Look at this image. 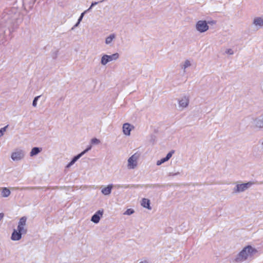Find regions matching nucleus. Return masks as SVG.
Returning <instances> with one entry per match:
<instances>
[{
	"label": "nucleus",
	"mask_w": 263,
	"mask_h": 263,
	"mask_svg": "<svg viewBox=\"0 0 263 263\" xmlns=\"http://www.w3.org/2000/svg\"><path fill=\"white\" fill-rule=\"evenodd\" d=\"M4 214L3 213H0V221L4 218Z\"/></svg>",
	"instance_id": "37"
},
{
	"label": "nucleus",
	"mask_w": 263,
	"mask_h": 263,
	"mask_svg": "<svg viewBox=\"0 0 263 263\" xmlns=\"http://www.w3.org/2000/svg\"><path fill=\"white\" fill-rule=\"evenodd\" d=\"M24 157V154L23 151L20 150L13 152L11 154V158L13 161H19Z\"/></svg>",
	"instance_id": "5"
},
{
	"label": "nucleus",
	"mask_w": 263,
	"mask_h": 263,
	"mask_svg": "<svg viewBox=\"0 0 263 263\" xmlns=\"http://www.w3.org/2000/svg\"><path fill=\"white\" fill-rule=\"evenodd\" d=\"M137 158L135 155L129 158L128 160V167L129 168L133 169L137 166Z\"/></svg>",
	"instance_id": "7"
},
{
	"label": "nucleus",
	"mask_w": 263,
	"mask_h": 263,
	"mask_svg": "<svg viewBox=\"0 0 263 263\" xmlns=\"http://www.w3.org/2000/svg\"><path fill=\"white\" fill-rule=\"evenodd\" d=\"M206 22L208 23V25L209 24L210 25H215L216 24V21H215V20L209 21H208Z\"/></svg>",
	"instance_id": "32"
},
{
	"label": "nucleus",
	"mask_w": 263,
	"mask_h": 263,
	"mask_svg": "<svg viewBox=\"0 0 263 263\" xmlns=\"http://www.w3.org/2000/svg\"><path fill=\"white\" fill-rule=\"evenodd\" d=\"M141 205L144 208L148 210H151L152 208L150 206V200L146 198H143L142 200Z\"/></svg>",
	"instance_id": "14"
},
{
	"label": "nucleus",
	"mask_w": 263,
	"mask_h": 263,
	"mask_svg": "<svg viewBox=\"0 0 263 263\" xmlns=\"http://www.w3.org/2000/svg\"><path fill=\"white\" fill-rule=\"evenodd\" d=\"M253 23L256 26L262 27H263V18L261 17H255Z\"/></svg>",
	"instance_id": "11"
},
{
	"label": "nucleus",
	"mask_w": 263,
	"mask_h": 263,
	"mask_svg": "<svg viewBox=\"0 0 263 263\" xmlns=\"http://www.w3.org/2000/svg\"><path fill=\"white\" fill-rule=\"evenodd\" d=\"M191 66V63L190 61L186 60L185 61L184 64L182 66V68L185 70L186 68Z\"/></svg>",
	"instance_id": "22"
},
{
	"label": "nucleus",
	"mask_w": 263,
	"mask_h": 263,
	"mask_svg": "<svg viewBox=\"0 0 263 263\" xmlns=\"http://www.w3.org/2000/svg\"><path fill=\"white\" fill-rule=\"evenodd\" d=\"M134 213V210L132 209H127L124 213V215H130Z\"/></svg>",
	"instance_id": "24"
},
{
	"label": "nucleus",
	"mask_w": 263,
	"mask_h": 263,
	"mask_svg": "<svg viewBox=\"0 0 263 263\" xmlns=\"http://www.w3.org/2000/svg\"><path fill=\"white\" fill-rule=\"evenodd\" d=\"M166 161H167V160H166V159L164 157V158H162L161 159H160L159 160H158L157 161L156 164H157V165H161V164H162L163 163H164V162H165Z\"/></svg>",
	"instance_id": "26"
},
{
	"label": "nucleus",
	"mask_w": 263,
	"mask_h": 263,
	"mask_svg": "<svg viewBox=\"0 0 263 263\" xmlns=\"http://www.w3.org/2000/svg\"><path fill=\"white\" fill-rule=\"evenodd\" d=\"M8 125L0 129V137L3 135L4 133L6 131V128L8 127Z\"/></svg>",
	"instance_id": "28"
},
{
	"label": "nucleus",
	"mask_w": 263,
	"mask_h": 263,
	"mask_svg": "<svg viewBox=\"0 0 263 263\" xmlns=\"http://www.w3.org/2000/svg\"><path fill=\"white\" fill-rule=\"evenodd\" d=\"M80 23H78V22L74 25V27H77Z\"/></svg>",
	"instance_id": "40"
},
{
	"label": "nucleus",
	"mask_w": 263,
	"mask_h": 263,
	"mask_svg": "<svg viewBox=\"0 0 263 263\" xmlns=\"http://www.w3.org/2000/svg\"><path fill=\"white\" fill-rule=\"evenodd\" d=\"M91 148V146L89 145L85 150L81 152V153L84 155L85 153H86L88 151L90 150Z\"/></svg>",
	"instance_id": "31"
},
{
	"label": "nucleus",
	"mask_w": 263,
	"mask_h": 263,
	"mask_svg": "<svg viewBox=\"0 0 263 263\" xmlns=\"http://www.w3.org/2000/svg\"><path fill=\"white\" fill-rule=\"evenodd\" d=\"M17 230L22 235L26 234L27 232V229L25 227H17Z\"/></svg>",
	"instance_id": "21"
},
{
	"label": "nucleus",
	"mask_w": 263,
	"mask_h": 263,
	"mask_svg": "<svg viewBox=\"0 0 263 263\" xmlns=\"http://www.w3.org/2000/svg\"><path fill=\"white\" fill-rule=\"evenodd\" d=\"M42 151L41 148H39L37 147H34L32 148L31 151L30 153V156L32 157L33 156L36 155Z\"/></svg>",
	"instance_id": "15"
},
{
	"label": "nucleus",
	"mask_w": 263,
	"mask_h": 263,
	"mask_svg": "<svg viewBox=\"0 0 263 263\" xmlns=\"http://www.w3.org/2000/svg\"><path fill=\"white\" fill-rule=\"evenodd\" d=\"M103 213V210H99L96 212L91 217V221L95 223H99L101 216H102Z\"/></svg>",
	"instance_id": "6"
},
{
	"label": "nucleus",
	"mask_w": 263,
	"mask_h": 263,
	"mask_svg": "<svg viewBox=\"0 0 263 263\" xmlns=\"http://www.w3.org/2000/svg\"><path fill=\"white\" fill-rule=\"evenodd\" d=\"M106 57H107V54H104L102 57L101 63L103 65H105L107 64L108 62H109L108 59L106 58Z\"/></svg>",
	"instance_id": "20"
},
{
	"label": "nucleus",
	"mask_w": 263,
	"mask_h": 263,
	"mask_svg": "<svg viewBox=\"0 0 263 263\" xmlns=\"http://www.w3.org/2000/svg\"><path fill=\"white\" fill-rule=\"evenodd\" d=\"M22 234L17 230L14 229L11 234V239L13 241H17L22 238Z\"/></svg>",
	"instance_id": "9"
},
{
	"label": "nucleus",
	"mask_w": 263,
	"mask_h": 263,
	"mask_svg": "<svg viewBox=\"0 0 263 263\" xmlns=\"http://www.w3.org/2000/svg\"><path fill=\"white\" fill-rule=\"evenodd\" d=\"M155 138H156L155 136H154V135L152 136L151 141H152L153 144H154L155 142Z\"/></svg>",
	"instance_id": "35"
},
{
	"label": "nucleus",
	"mask_w": 263,
	"mask_h": 263,
	"mask_svg": "<svg viewBox=\"0 0 263 263\" xmlns=\"http://www.w3.org/2000/svg\"><path fill=\"white\" fill-rule=\"evenodd\" d=\"M253 184V182L252 181L248 182L247 183H244L241 184H237L235 187L233 189L234 193H239L243 192L250 188Z\"/></svg>",
	"instance_id": "2"
},
{
	"label": "nucleus",
	"mask_w": 263,
	"mask_h": 263,
	"mask_svg": "<svg viewBox=\"0 0 263 263\" xmlns=\"http://www.w3.org/2000/svg\"><path fill=\"white\" fill-rule=\"evenodd\" d=\"M10 191L7 187H3L1 195L3 197H8L10 195Z\"/></svg>",
	"instance_id": "16"
},
{
	"label": "nucleus",
	"mask_w": 263,
	"mask_h": 263,
	"mask_svg": "<svg viewBox=\"0 0 263 263\" xmlns=\"http://www.w3.org/2000/svg\"><path fill=\"white\" fill-rule=\"evenodd\" d=\"M112 188V184H110L107 185V187L103 188L101 190V192L104 195H108L110 194L111 189Z\"/></svg>",
	"instance_id": "12"
},
{
	"label": "nucleus",
	"mask_w": 263,
	"mask_h": 263,
	"mask_svg": "<svg viewBox=\"0 0 263 263\" xmlns=\"http://www.w3.org/2000/svg\"><path fill=\"white\" fill-rule=\"evenodd\" d=\"M105 0H102L100 2H92L91 3V5L90 6V7L87 10V11H90V10L92 8V7H93L94 6L97 5L99 3H102L103 2H104Z\"/></svg>",
	"instance_id": "25"
},
{
	"label": "nucleus",
	"mask_w": 263,
	"mask_h": 263,
	"mask_svg": "<svg viewBox=\"0 0 263 263\" xmlns=\"http://www.w3.org/2000/svg\"><path fill=\"white\" fill-rule=\"evenodd\" d=\"M119 54L118 53H115L110 55H107V57H106V58L108 59L109 62L113 60H116L119 58Z\"/></svg>",
	"instance_id": "19"
},
{
	"label": "nucleus",
	"mask_w": 263,
	"mask_h": 263,
	"mask_svg": "<svg viewBox=\"0 0 263 263\" xmlns=\"http://www.w3.org/2000/svg\"><path fill=\"white\" fill-rule=\"evenodd\" d=\"M40 97H41L40 96H38L35 97L34 98V99L33 100V102H32V106L33 107H35L36 106V105H37V101L39 100V99L40 98Z\"/></svg>",
	"instance_id": "23"
},
{
	"label": "nucleus",
	"mask_w": 263,
	"mask_h": 263,
	"mask_svg": "<svg viewBox=\"0 0 263 263\" xmlns=\"http://www.w3.org/2000/svg\"><path fill=\"white\" fill-rule=\"evenodd\" d=\"M83 156V154L81 153L75 156L71 160V161L66 165V168L70 167L71 165H72L79 158H80Z\"/></svg>",
	"instance_id": "13"
},
{
	"label": "nucleus",
	"mask_w": 263,
	"mask_h": 263,
	"mask_svg": "<svg viewBox=\"0 0 263 263\" xmlns=\"http://www.w3.org/2000/svg\"><path fill=\"white\" fill-rule=\"evenodd\" d=\"M15 30V28H10L9 29L10 34H11L13 32H14Z\"/></svg>",
	"instance_id": "36"
},
{
	"label": "nucleus",
	"mask_w": 263,
	"mask_h": 263,
	"mask_svg": "<svg viewBox=\"0 0 263 263\" xmlns=\"http://www.w3.org/2000/svg\"><path fill=\"white\" fill-rule=\"evenodd\" d=\"M139 263H148V262L146 261H143L140 262Z\"/></svg>",
	"instance_id": "41"
},
{
	"label": "nucleus",
	"mask_w": 263,
	"mask_h": 263,
	"mask_svg": "<svg viewBox=\"0 0 263 263\" xmlns=\"http://www.w3.org/2000/svg\"><path fill=\"white\" fill-rule=\"evenodd\" d=\"M255 127L258 129H261L263 128V113L261 114L259 117L256 118L254 120Z\"/></svg>",
	"instance_id": "4"
},
{
	"label": "nucleus",
	"mask_w": 263,
	"mask_h": 263,
	"mask_svg": "<svg viewBox=\"0 0 263 263\" xmlns=\"http://www.w3.org/2000/svg\"><path fill=\"white\" fill-rule=\"evenodd\" d=\"M1 32H2L4 34H5V32H6V29L5 27H2L1 28Z\"/></svg>",
	"instance_id": "34"
},
{
	"label": "nucleus",
	"mask_w": 263,
	"mask_h": 263,
	"mask_svg": "<svg viewBox=\"0 0 263 263\" xmlns=\"http://www.w3.org/2000/svg\"><path fill=\"white\" fill-rule=\"evenodd\" d=\"M27 218L25 216L20 219L17 227H25L26 224Z\"/></svg>",
	"instance_id": "18"
},
{
	"label": "nucleus",
	"mask_w": 263,
	"mask_h": 263,
	"mask_svg": "<svg viewBox=\"0 0 263 263\" xmlns=\"http://www.w3.org/2000/svg\"><path fill=\"white\" fill-rule=\"evenodd\" d=\"M226 53L229 54V55H232L234 54V51L232 49H227L226 51Z\"/></svg>",
	"instance_id": "30"
},
{
	"label": "nucleus",
	"mask_w": 263,
	"mask_h": 263,
	"mask_svg": "<svg viewBox=\"0 0 263 263\" xmlns=\"http://www.w3.org/2000/svg\"><path fill=\"white\" fill-rule=\"evenodd\" d=\"M87 11H88L86 10V11H85L84 12H82V13H81V15H80V16H81V17H83L84 14H85L86 12H87Z\"/></svg>",
	"instance_id": "38"
},
{
	"label": "nucleus",
	"mask_w": 263,
	"mask_h": 263,
	"mask_svg": "<svg viewBox=\"0 0 263 263\" xmlns=\"http://www.w3.org/2000/svg\"><path fill=\"white\" fill-rule=\"evenodd\" d=\"M116 35L114 33L110 34L108 36H107L105 39V43L106 44H110L112 41L115 39Z\"/></svg>",
	"instance_id": "17"
},
{
	"label": "nucleus",
	"mask_w": 263,
	"mask_h": 263,
	"mask_svg": "<svg viewBox=\"0 0 263 263\" xmlns=\"http://www.w3.org/2000/svg\"><path fill=\"white\" fill-rule=\"evenodd\" d=\"M82 18H83V17H81V16L79 17V19L78 20V23H80V22L82 21Z\"/></svg>",
	"instance_id": "39"
},
{
	"label": "nucleus",
	"mask_w": 263,
	"mask_h": 263,
	"mask_svg": "<svg viewBox=\"0 0 263 263\" xmlns=\"http://www.w3.org/2000/svg\"><path fill=\"white\" fill-rule=\"evenodd\" d=\"M209 28V27L206 21L200 20L196 24V29L200 33L206 31Z\"/></svg>",
	"instance_id": "3"
},
{
	"label": "nucleus",
	"mask_w": 263,
	"mask_h": 263,
	"mask_svg": "<svg viewBox=\"0 0 263 263\" xmlns=\"http://www.w3.org/2000/svg\"><path fill=\"white\" fill-rule=\"evenodd\" d=\"M132 127H134L133 126H132L130 124L127 123H124L123 125V133L126 136L130 135Z\"/></svg>",
	"instance_id": "10"
},
{
	"label": "nucleus",
	"mask_w": 263,
	"mask_h": 263,
	"mask_svg": "<svg viewBox=\"0 0 263 263\" xmlns=\"http://www.w3.org/2000/svg\"><path fill=\"white\" fill-rule=\"evenodd\" d=\"M174 153V151H172L171 152H170L166 156V157H165V158L166 159V160L167 161H168L170 158L171 157H172L173 154Z\"/></svg>",
	"instance_id": "27"
},
{
	"label": "nucleus",
	"mask_w": 263,
	"mask_h": 263,
	"mask_svg": "<svg viewBox=\"0 0 263 263\" xmlns=\"http://www.w3.org/2000/svg\"><path fill=\"white\" fill-rule=\"evenodd\" d=\"M180 173L177 172L176 173H170L168 176H174L179 175Z\"/></svg>",
	"instance_id": "33"
},
{
	"label": "nucleus",
	"mask_w": 263,
	"mask_h": 263,
	"mask_svg": "<svg viewBox=\"0 0 263 263\" xmlns=\"http://www.w3.org/2000/svg\"><path fill=\"white\" fill-rule=\"evenodd\" d=\"M179 106L182 108L186 107L189 104V98L188 97L184 96L180 100H178Z\"/></svg>",
	"instance_id": "8"
},
{
	"label": "nucleus",
	"mask_w": 263,
	"mask_h": 263,
	"mask_svg": "<svg viewBox=\"0 0 263 263\" xmlns=\"http://www.w3.org/2000/svg\"><path fill=\"white\" fill-rule=\"evenodd\" d=\"M91 142L93 144H98L100 143V141L97 138H93L91 140Z\"/></svg>",
	"instance_id": "29"
},
{
	"label": "nucleus",
	"mask_w": 263,
	"mask_h": 263,
	"mask_svg": "<svg viewBox=\"0 0 263 263\" xmlns=\"http://www.w3.org/2000/svg\"><path fill=\"white\" fill-rule=\"evenodd\" d=\"M257 252V250L255 248L248 245L237 254L235 258V261L237 262H243L248 258H252Z\"/></svg>",
	"instance_id": "1"
}]
</instances>
